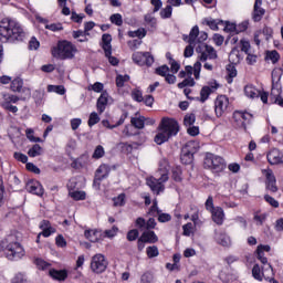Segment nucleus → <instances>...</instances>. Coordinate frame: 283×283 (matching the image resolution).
Listing matches in <instances>:
<instances>
[{"mask_svg": "<svg viewBox=\"0 0 283 283\" xmlns=\"http://www.w3.org/2000/svg\"><path fill=\"white\" fill-rule=\"evenodd\" d=\"M51 52L54 59L67 61V59H74V55L76 52H78V49H76V45L72 44V42L64 40L57 42L56 46L52 48Z\"/></svg>", "mask_w": 283, "mask_h": 283, "instance_id": "nucleus-3", "label": "nucleus"}, {"mask_svg": "<svg viewBox=\"0 0 283 283\" xmlns=\"http://www.w3.org/2000/svg\"><path fill=\"white\" fill-rule=\"evenodd\" d=\"M262 174H264L265 180V189L271 191V193H277V179H275V175H273V170L268 168L263 169Z\"/></svg>", "mask_w": 283, "mask_h": 283, "instance_id": "nucleus-11", "label": "nucleus"}, {"mask_svg": "<svg viewBox=\"0 0 283 283\" xmlns=\"http://www.w3.org/2000/svg\"><path fill=\"white\" fill-rule=\"evenodd\" d=\"M103 156H105V148H103V146H101V145L96 146V148L92 155V158H94L95 160H98V159L103 158Z\"/></svg>", "mask_w": 283, "mask_h": 283, "instance_id": "nucleus-41", "label": "nucleus"}, {"mask_svg": "<svg viewBox=\"0 0 283 283\" xmlns=\"http://www.w3.org/2000/svg\"><path fill=\"white\" fill-rule=\"evenodd\" d=\"M119 147H120L123 154H132L134 151V149H138L139 144L138 143H133V144L120 143Z\"/></svg>", "mask_w": 283, "mask_h": 283, "instance_id": "nucleus-30", "label": "nucleus"}, {"mask_svg": "<svg viewBox=\"0 0 283 283\" xmlns=\"http://www.w3.org/2000/svg\"><path fill=\"white\" fill-rule=\"evenodd\" d=\"M242 61V55L240 54V50L238 48H233L229 54V62L232 65H238Z\"/></svg>", "mask_w": 283, "mask_h": 283, "instance_id": "nucleus-26", "label": "nucleus"}, {"mask_svg": "<svg viewBox=\"0 0 283 283\" xmlns=\"http://www.w3.org/2000/svg\"><path fill=\"white\" fill-rule=\"evenodd\" d=\"M11 283H30L25 275L23 273H18L12 279Z\"/></svg>", "mask_w": 283, "mask_h": 283, "instance_id": "nucleus-55", "label": "nucleus"}, {"mask_svg": "<svg viewBox=\"0 0 283 283\" xmlns=\"http://www.w3.org/2000/svg\"><path fill=\"white\" fill-rule=\"evenodd\" d=\"M13 158H15V160H18L19 163H28V155L22 153H14Z\"/></svg>", "mask_w": 283, "mask_h": 283, "instance_id": "nucleus-64", "label": "nucleus"}, {"mask_svg": "<svg viewBox=\"0 0 283 283\" xmlns=\"http://www.w3.org/2000/svg\"><path fill=\"white\" fill-rule=\"evenodd\" d=\"M146 253H147V256L151 259V258H158L160 252L158 251V247L151 245L146 249Z\"/></svg>", "mask_w": 283, "mask_h": 283, "instance_id": "nucleus-45", "label": "nucleus"}, {"mask_svg": "<svg viewBox=\"0 0 283 283\" xmlns=\"http://www.w3.org/2000/svg\"><path fill=\"white\" fill-rule=\"evenodd\" d=\"M193 145V142H189L182 148L180 158L184 165H191V163H193V154H196V151L191 150Z\"/></svg>", "mask_w": 283, "mask_h": 283, "instance_id": "nucleus-12", "label": "nucleus"}, {"mask_svg": "<svg viewBox=\"0 0 283 283\" xmlns=\"http://www.w3.org/2000/svg\"><path fill=\"white\" fill-rule=\"evenodd\" d=\"M1 107H3V109H6L7 112H11L12 114H17V112H19V108L17 106L8 103H2Z\"/></svg>", "mask_w": 283, "mask_h": 283, "instance_id": "nucleus-63", "label": "nucleus"}, {"mask_svg": "<svg viewBox=\"0 0 283 283\" xmlns=\"http://www.w3.org/2000/svg\"><path fill=\"white\" fill-rule=\"evenodd\" d=\"M266 14V10L262 8V0H255L252 11V20L255 23H260L264 15Z\"/></svg>", "mask_w": 283, "mask_h": 283, "instance_id": "nucleus-14", "label": "nucleus"}, {"mask_svg": "<svg viewBox=\"0 0 283 283\" xmlns=\"http://www.w3.org/2000/svg\"><path fill=\"white\" fill-rule=\"evenodd\" d=\"M34 264L40 271H45V269L50 268V263L45 262L43 259H35Z\"/></svg>", "mask_w": 283, "mask_h": 283, "instance_id": "nucleus-53", "label": "nucleus"}, {"mask_svg": "<svg viewBox=\"0 0 283 283\" xmlns=\"http://www.w3.org/2000/svg\"><path fill=\"white\" fill-rule=\"evenodd\" d=\"M56 247H60L61 249H64V247H67V241H65V238L63 234H60L55 238Z\"/></svg>", "mask_w": 283, "mask_h": 283, "instance_id": "nucleus-62", "label": "nucleus"}, {"mask_svg": "<svg viewBox=\"0 0 283 283\" xmlns=\"http://www.w3.org/2000/svg\"><path fill=\"white\" fill-rule=\"evenodd\" d=\"M227 72L229 78H235L238 76V70H235V66L233 64H229L227 66Z\"/></svg>", "mask_w": 283, "mask_h": 283, "instance_id": "nucleus-57", "label": "nucleus"}, {"mask_svg": "<svg viewBox=\"0 0 283 283\" xmlns=\"http://www.w3.org/2000/svg\"><path fill=\"white\" fill-rule=\"evenodd\" d=\"M166 59L168 60L172 74H178V72L180 71V63L175 61L169 52L166 53Z\"/></svg>", "mask_w": 283, "mask_h": 283, "instance_id": "nucleus-27", "label": "nucleus"}, {"mask_svg": "<svg viewBox=\"0 0 283 283\" xmlns=\"http://www.w3.org/2000/svg\"><path fill=\"white\" fill-rule=\"evenodd\" d=\"M200 34V29L198 25H195L191 30L189 35L184 34V41H187L189 45L186 46L184 51L185 59H189L190 56H193V48H196V39H198V35Z\"/></svg>", "mask_w": 283, "mask_h": 283, "instance_id": "nucleus-6", "label": "nucleus"}, {"mask_svg": "<svg viewBox=\"0 0 283 283\" xmlns=\"http://www.w3.org/2000/svg\"><path fill=\"white\" fill-rule=\"evenodd\" d=\"M6 253L8 260H21L25 255V251L19 242L9 243L6 248Z\"/></svg>", "mask_w": 283, "mask_h": 283, "instance_id": "nucleus-8", "label": "nucleus"}, {"mask_svg": "<svg viewBox=\"0 0 283 283\" xmlns=\"http://www.w3.org/2000/svg\"><path fill=\"white\" fill-rule=\"evenodd\" d=\"M48 92H55V94H60V96H63L65 94V86L63 85H49Z\"/></svg>", "mask_w": 283, "mask_h": 283, "instance_id": "nucleus-37", "label": "nucleus"}, {"mask_svg": "<svg viewBox=\"0 0 283 283\" xmlns=\"http://www.w3.org/2000/svg\"><path fill=\"white\" fill-rule=\"evenodd\" d=\"M139 232L136 229L129 230L127 233V240L128 242H134L135 240H138Z\"/></svg>", "mask_w": 283, "mask_h": 283, "instance_id": "nucleus-58", "label": "nucleus"}, {"mask_svg": "<svg viewBox=\"0 0 283 283\" xmlns=\"http://www.w3.org/2000/svg\"><path fill=\"white\" fill-rule=\"evenodd\" d=\"M128 36H130V39H145V36H147V30L145 29H138L136 31H129L128 32Z\"/></svg>", "mask_w": 283, "mask_h": 283, "instance_id": "nucleus-35", "label": "nucleus"}, {"mask_svg": "<svg viewBox=\"0 0 283 283\" xmlns=\"http://www.w3.org/2000/svg\"><path fill=\"white\" fill-rule=\"evenodd\" d=\"M158 133L155 136L156 145H163L167 143L172 136H177L180 132V125L178 120L169 117H164L158 126Z\"/></svg>", "mask_w": 283, "mask_h": 283, "instance_id": "nucleus-2", "label": "nucleus"}, {"mask_svg": "<svg viewBox=\"0 0 283 283\" xmlns=\"http://www.w3.org/2000/svg\"><path fill=\"white\" fill-rule=\"evenodd\" d=\"M167 180H169V170L159 168L156 172V177L147 179V185L151 191L158 196L161 191H165V185L163 182H167Z\"/></svg>", "mask_w": 283, "mask_h": 283, "instance_id": "nucleus-4", "label": "nucleus"}, {"mask_svg": "<svg viewBox=\"0 0 283 283\" xmlns=\"http://www.w3.org/2000/svg\"><path fill=\"white\" fill-rule=\"evenodd\" d=\"M217 242L221 247H231V238L224 232L217 234Z\"/></svg>", "mask_w": 283, "mask_h": 283, "instance_id": "nucleus-29", "label": "nucleus"}, {"mask_svg": "<svg viewBox=\"0 0 283 283\" xmlns=\"http://www.w3.org/2000/svg\"><path fill=\"white\" fill-rule=\"evenodd\" d=\"M70 196L73 200H85L86 193L85 191H73L70 192Z\"/></svg>", "mask_w": 283, "mask_h": 283, "instance_id": "nucleus-56", "label": "nucleus"}, {"mask_svg": "<svg viewBox=\"0 0 283 283\" xmlns=\"http://www.w3.org/2000/svg\"><path fill=\"white\" fill-rule=\"evenodd\" d=\"M109 102V93L104 91L101 96L97 98L96 108L99 114H103L107 107V103Z\"/></svg>", "mask_w": 283, "mask_h": 283, "instance_id": "nucleus-19", "label": "nucleus"}, {"mask_svg": "<svg viewBox=\"0 0 283 283\" xmlns=\"http://www.w3.org/2000/svg\"><path fill=\"white\" fill-rule=\"evenodd\" d=\"M218 87H220V85L218 84V82H213L211 84V87L209 86H203L200 91V101L201 103H205L209 96L211 95V92H213V90H218Z\"/></svg>", "mask_w": 283, "mask_h": 283, "instance_id": "nucleus-21", "label": "nucleus"}, {"mask_svg": "<svg viewBox=\"0 0 283 283\" xmlns=\"http://www.w3.org/2000/svg\"><path fill=\"white\" fill-rule=\"evenodd\" d=\"M229 112V97L219 95L214 101V113L217 118H222Z\"/></svg>", "mask_w": 283, "mask_h": 283, "instance_id": "nucleus-9", "label": "nucleus"}, {"mask_svg": "<svg viewBox=\"0 0 283 283\" xmlns=\"http://www.w3.org/2000/svg\"><path fill=\"white\" fill-rule=\"evenodd\" d=\"M203 165L206 169H210L212 174H220L227 169V163L224 161V158L211 153L206 155Z\"/></svg>", "mask_w": 283, "mask_h": 283, "instance_id": "nucleus-5", "label": "nucleus"}, {"mask_svg": "<svg viewBox=\"0 0 283 283\" xmlns=\"http://www.w3.org/2000/svg\"><path fill=\"white\" fill-rule=\"evenodd\" d=\"M193 123H196V114H189L185 116L184 125H186V127H191Z\"/></svg>", "mask_w": 283, "mask_h": 283, "instance_id": "nucleus-52", "label": "nucleus"}, {"mask_svg": "<svg viewBox=\"0 0 283 283\" xmlns=\"http://www.w3.org/2000/svg\"><path fill=\"white\" fill-rule=\"evenodd\" d=\"M233 118L235 119L237 123H239V127L247 132V125L251 123V120L253 119V115H251L250 113L238 111L234 113Z\"/></svg>", "mask_w": 283, "mask_h": 283, "instance_id": "nucleus-13", "label": "nucleus"}, {"mask_svg": "<svg viewBox=\"0 0 283 283\" xmlns=\"http://www.w3.org/2000/svg\"><path fill=\"white\" fill-rule=\"evenodd\" d=\"M244 94L248 98H260V90L255 88L253 84L245 85Z\"/></svg>", "mask_w": 283, "mask_h": 283, "instance_id": "nucleus-25", "label": "nucleus"}, {"mask_svg": "<svg viewBox=\"0 0 283 283\" xmlns=\"http://www.w3.org/2000/svg\"><path fill=\"white\" fill-rule=\"evenodd\" d=\"M107 176H109V166H107L105 164L101 165L96 170L94 184L98 182V185H101V181L105 180V178H107Z\"/></svg>", "mask_w": 283, "mask_h": 283, "instance_id": "nucleus-18", "label": "nucleus"}, {"mask_svg": "<svg viewBox=\"0 0 283 283\" xmlns=\"http://www.w3.org/2000/svg\"><path fill=\"white\" fill-rule=\"evenodd\" d=\"M196 53L199 55V61H216L218 59V51L209 44H199L196 46Z\"/></svg>", "mask_w": 283, "mask_h": 283, "instance_id": "nucleus-7", "label": "nucleus"}, {"mask_svg": "<svg viewBox=\"0 0 283 283\" xmlns=\"http://www.w3.org/2000/svg\"><path fill=\"white\" fill-rule=\"evenodd\" d=\"M19 101H25V97L20 98V97L17 96V95L4 94V95H3V102H2V103L11 104V103H19Z\"/></svg>", "mask_w": 283, "mask_h": 283, "instance_id": "nucleus-36", "label": "nucleus"}, {"mask_svg": "<svg viewBox=\"0 0 283 283\" xmlns=\"http://www.w3.org/2000/svg\"><path fill=\"white\" fill-rule=\"evenodd\" d=\"M130 123L133 127L136 129H144L145 128V116L140 117H132Z\"/></svg>", "mask_w": 283, "mask_h": 283, "instance_id": "nucleus-32", "label": "nucleus"}, {"mask_svg": "<svg viewBox=\"0 0 283 283\" xmlns=\"http://www.w3.org/2000/svg\"><path fill=\"white\" fill-rule=\"evenodd\" d=\"M102 49L105 52V56H109L112 50V34L105 33L102 35Z\"/></svg>", "mask_w": 283, "mask_h": 283, "instance_id": "nucleus-23", "label": "nucleus"}, {"mask_svg": "<svg viewBox=\"0 0 283 283\" xmlns=\"http://www.w3.org/2000/svg\"><path fill=\"white\" fill-rule=\"evenodd\" d=\"M114 207H125V193H120L118 197L113 199Z\"/></svg>", "mask_w": 283, "mask_h": 283, "instance_id": "nucleus-54", "label": "nucleus"}, {"mask_svg": "<svg viewBox=\"0 0 283 283\" xmlns=\"http://www.w3.org/2000/svg\"><path fill=\"white\" fill-rule=\"evenodd\" d=\"M207 39H209V35L207 34V32L205 31L199 32V34L196 38V45H207V43H205Z\"/></svg>", "mask_w": 283, "mask_h": 283, "instance_id": "nucleus-40", "label": "nucleus"}, {"mask_svg": "<svg viewBox=\"0 0 283 283\" xmlns=\"http://www.w3.org/2000/svg\"><path fill=\"white\" fill-rule=\"evenodd\" d=\"M155 74H158V76H167L169 74V66L167 64H164L155 70Z\"/></svg>", "mask_w": 283, "mask_h": 283, "instance_id": "nucleus-46", "label": "nucleus"}, {"mask_svg": "<svg viewBox=\"0 0 283 283\" xmlns=\"http://www.w3.org/2000/svg\"><path fill=\"white\" fill-rule=\"evenodd\" d=\"M270 96H276L274 103L280 105V107H283V98H282V96H280V91L279 90H275V87L272 86V91H271Z\"/></svg>", "mask_w": 283, "mask_h": 283, "instance_id": "nucleus-43", "label": "nucleus"}, {"mask_svg": "<svg viewBox=\"0 0 283 283\" xmlns=\"http://www.w3.org/2000/svg\"><path fill=\"white\" fill-rule=\"evenodd\" d=\"M10 88L12 92L20 93L23 90V80L21 77H17L13 81H11Z\"/></svg>", "mask_w": 283, "mask_h": 283, "instance_id": "nucleus-31", "label": "nucleus"}, {"mask_svg": "<svg viewBox=\"0 0 283 283\" xmlns=\"http://www.w3.org/2000/svg\"><path fill=\"white\" fill-rule=\"evenodd\" d=\"M25 136L28 139L31 140V143H41V138L34 137V129H32V128H28L25 130Z\"/></svg>", "mask_w": 283, "mask_h": 283, "instance_id": "nucleus-50", "label": "nucleus"}, {"mask_svg": "<svg viewBox=\"0 0 283 283\" xmlns=\"http://www.w3.org/2000/svg\"><path fill=\"white\" fill-rule=\"evenodd\" d=\"M9 185L11 189H13V191H19V189H21V180L19 179V177H17V175H12L9 178Z\"/></svg>", "mask_w": 283, "mask_h": 283, "instance_id": "nucleus-33", "label": "nucleus"}, {"mask_svg": "<svg viewBox=\"0 0 283 283\" xmlns=\"http://www.w3.org/2000/svg\"><path fill=\"white\" fill-rule=\"evenodd\" d=\"M268 163L271 165H282L283 164V155L277 148H272L268 155Z\"/></svg>", "mask_w": 283, "mask_h": 283, "instance_id": "nucleus-16", "label": "nucleus"}, {"mask_svg": "<svg viewBox=\"0 0 283 283\" xmlns=\"http://www.w3.org/2000/svg\"><path fill=\"white\" fill-rule=\"evenodd\" d=\"M25 39V32L19 22L3 18L0 21V41L1 43H14V41H21Z\"/></svg>", "mask_w": 283, "mask_h": 283, "instance_id": "nucleus-1", "label": "nucleus"}, {"mask_svg": "<svg viewBox=\"0 0 283 283\" xmlns=\"http://www.w3.org/2000/svg\"><path fill=\"white\" fill-rule=\"evenodd\" d=\"M88 159L90 157L87 155H82L71 164V167H73V169H81V167L87 165Z\"/></svg>", "mask_w": 283, "mask_h": 283, "instance_id": "nucleus-28", "label": "nucleus"}, {"mask_svg": "<svg viewBox=\"0 0 283 283\" xmlns=\"http://www.w3.org/2000/svg\"><path fill=\"white\" fill-rule=\"evenodd\" d=\"M132 98L137 103H143V101H145V97H143V92L140 90H133Z\"/></svg>", "mask_w": 283, "mask_h": 283, "instance_id": "nucleus-48", "label": "nucleus"}, {"mask_svg": "<svg viewBox=\"0 0 283 283\" xmlns=\"http://www.w3.org/2000/svg\"><path fill=\"white\" fill-rule=\"evenodd\" d=\"M252 275L254 280H259L260 282H262V274L260 271V265L255 264L252 269Z\"/></svg>", "mask_w": 283, "mask_h": 283, "instance_id": "nucleus-59", "label": "nucleus"}, {"mask_svg": "<svg viewBox=\"0 0 283 283\" xmlns=\"http://www.w3.org/2000/svg\"><path fill=\"white\" fill-rule=\"evenodd\" d=\"M140 237L147 244H156L158 242V235L151 230L144 231Z\"/></svg>", "mask_w": 283, "mask_h": 283, "instance_id": "nucleus-24", "label": "nucleus"}, {"mask_svg": "<svg viewBox=\"0 0 283 283\" xmlns=\"http://www.w3.org/2000/svg\"><path fill=\"white\" fill-rule=\"evenodd\" d=\"M84 235L90 242H101L103 240V233L98 230H85Z\"/></svg>", "mask_w": 283, "mask_h": 283, "instance_id": "nucleus-22", "label": "nucleus"}, {"mask_svg": "<svg viewBox=\"0 0 283 283\" xmlns=\"http://www.w3.org/2000/svg\"><path fill=\"white\" fill-rule=\"evenodd\" d=\"M49 275L52 277V280H56L57 282H65V280H67V270L51 269L49 271Z\"/></svg>", "mask_w": 283, "mask_h": 283, "instance_id": "nucleus-20", "label": "nucleus"}, {"mask_svg": "<svg viewBox=\"0 0 283 283\" xmlns=\"http://www.w3.org/2000/svg\"><path fill=\"white\" fill-rule=\"evenodd\" d=\"M129 81V75H117L116 77V86L125 87V83Z\"/></svg>", "mask_w": 283, "mask_h": 283, "instance_id": "nucleus-47", "label": "nucleus"}, {"mask_svg": "<svg viewBox=\"0 0 283 283\" xmlns=\"http://www.w3.org/2000/svg\"><path fill=\"white\" fill-rule=\"evenodd\" d=\"M205 207H206V210L210 211V212L216 210V206L213 205V197L212 196L208 197V199L206 200Z\"/></svg>", "mask_w": 283, "mask_h": 283, "instance_id": "nucleus-60", "label": "nucleus"}, {"mask_svg": "<svg viewBox=\"0 0 283 283\" xmlns=\"http://www.w3.org/2000/svg\"><path fill=\"white\" fill-rule=\"evenodd\" d=\"M45 30H51V32H61V30H63V24L61 22L45 24Z\"/></svg>", "mask_w": 283, "mask_h": 283, "instance_id": "nucleus-49", "label": "nucleus"}, {"mask_svg": "<svg viewBox=\"0 0 283 283\" xmlns=\"http://www.w3.org/2000/svg\"><path fill=\"white\" fill-rule=\"evenodd\" d=\"M264 200L265 202H269L271 207H274V209H277V207H280V202L269 195L264 196Z\"/></svg>", "mask_w": 283, "mask_h": 283, "instance_id": "nucleus-61", "label": "nucleus"}, {"mask_svg": "<svg viewBox=\"0 0 283 283\" xmlns=\"http://www.w3.org/2000/svg\"><path fill=\"white\" fill-rule=\"evenodd\" d=\"M144 21L147 25H150V28H156V23H157V20L154 15H151L150 13L146 14L144 17Z\"/></svg>", "mask_w": 283, "mask_h": 283, "instance_id": "nucleus-51", "label": "nucleus"}, {"mask_svg": "<svg viewBox=\"0 0 283 283\" xmlns=\"http://www.w3.org/2000/svg\"><path fill=\"white\" fill-rule=\"evenodd\" d=\"M99 122H101V117L98 116V113L93 112V113H91V115L88 117L87 125H88V127H94V125H96Z\"/></svg>", "mask_w": 283, "mask_h": 283, "instance_id": "nucleus-39", "label": "nucleus"}, {"mask_svg": "<svg viewBox=\"0 0 283 283\" xmlns=\"http://www.w3.org/2000/svg\"><path fill=\"white\" fill-rule=\"evenodd\" d=\"M174 12V8L171 4L166 6V8L161 9L160 17L161 19H171V14Z\"/></svg>", "mask_w": 283, "mask_h": 283, "instance_id": "nucleus-38", "label": "nucleus"}, {"mask_svg": "<svg viewBox=\"0 0 283 283\" xmlns=\"http://www.w3.org/2000/svg\"><path fill=\"white\" fill-rule=\"evenodd\" d=\"M107 260L105 259V255L103 254H95L92 258L91 261V270L93 271V273H105V271L107 270Z\"/></svg>", "mask_w": 283, "mask_h": 283, "instance_id": "nucleus-10", "label": "nucleus"}, {"mask_svg": "<svg viewBox=\"0 0 283 283\" xmlns=\"http://www.w3.org/2000/svg\"><path fill=\"white\" fill-rule=\"evenodd\" d=\"M41 151H43V148L39 144H34L28 151V156L30 158H36V156H41Z\"/></svg>", "mask_w": 283, "mask_h": 283, "instance_id": "nucleus-34", "label": "nucleus"}, {"mask_svg": "<svg viewBox=\"0 0 283 283\" xmlns=\"http://www.w3.org/2000/svg\"><path fill=\"white\" fill-rule=\"evenodd\" d=\"M25 189L29 193H33V196H40V197L43 196L45 191L41 182H39L38 180H29L27 182Z\"/></svg>", "mask_w": 283, "mask_h": 283, "instance_id": "nucleus-15", "label": "nucleus"}, {"mask_svg": "<svg viewBox=\"0 0 283 283\" xmlns=\"http://www.w3.org/2000/svg\"><path fill=\"white\" fill-rule=\"evenodd\" d=\"M210 213L214 224H218L219 227L224 224V209H222V207H216V209L210 211Z\"/></svg>", "mask_w": 283, "mask_h": 283, "instance_id": "nucleus-17", "label": "nucleus"}, {"mask_svg": "<svg viewBox=\"0 0 283 283\" xmlns=\"http://www.w3.org/2000/svg\"><path fill=\"white\" fill-rule=\"evenodd\" d=\"M133 61L137 65H143L145 63V53L143 52H136L133 54Z\"/></svg>", "mask_w": 283, "mask_h": 283, "instance_id": "nucleus-42", "label": "nucleus"}, {"mask_svg": "<svg viewBox=\"0 0 283 283\" xmlns=\"http://www.w3.org/2000/svg\"><path fill=\"white\" fill-rule=\"evenodd\" d=\"M111 23H114V25H123V15L120 13H114L109 18Z\"/></svg>", "mask_w": 283, "mask_h": 283, "instance_id": "nucleus-44", "label": "nucleus"}]
</instances>
